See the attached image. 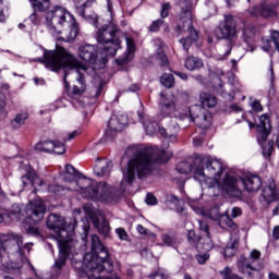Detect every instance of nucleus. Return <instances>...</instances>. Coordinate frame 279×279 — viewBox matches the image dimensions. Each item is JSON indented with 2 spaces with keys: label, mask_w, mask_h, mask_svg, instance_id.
<instances>
[{
  "label": "nucleus",
  "mask_w": 279,
  "mask_h": 279,
  "mask_svg": "<svg viewBox=\"0 0 279 279\" xmlns=\"http://www.w3.org/2000/svg\"><path fill=\"white\" fill-rule=\"evenodd\" d=\"M80 172L71 165H65V172L62 175L63 182H69L72 185L66 187L62 185H48V193L54 195H64L66 191H80L82 197L92 199V202H114V190L106 182H93L90 179L80 178Z\"/></svg>",
  "instance_id": "1"
},
{
  "label": "nucleus",
  "mask_w": 279,
  "mask_h": 279,
  "mask_svg": "<svg viewBox=\"0 0 279 279\" xmlns=\"http://www.w3.org/2000/svg\"><path fill=\"white\" fill-rule=\"evenodd\" d=\"M173 153L158 148H142L129 160L126 170L123 171V179L120 189L125 193V184L131 185L136 175L140 180L147 178L154 171L155 162H169Z\"/></svg>",
  "instance_id": "2"
},
{
  "label": "nucleus",
  "mask_w": 279,
  "mask_h": 279,
  "mask_svg": "<svg viewBox=\"0 0 279 279\" xmlns=\"http://www.w3.org/2000/svg\"><path fill=\"white\" fill-rule=\"evenodd\" d=\"M46 226L57 233L59 255L54 259L51 270L53 276H60L66 268V260L75 254L77 242L71 238V232L66 230V220L62 216L49 215Z\"/></svg>",
  "instance_id": "3"
},
{
  "label": "nucleus",
  "mask_w": 279,
  "mask_h": 279,
  "mask_svg": "<svg viewBox=\"0 0 279 279\" xmlns=\"http://www.w3.org/2000/svg\"><path fill=\"white\" fill-rule=\"evenodd\" d=\"M36 62L45 64L46 69H50V71H60V69H74L77 73L76 80L78 84H81V86L86 84L84 74L81 71H88V66L80 62V59H77L73 53L62 47H58L54 50H46L44 52V58H37Z\"/></svg>",
  "instance_id": "4"
},
{
  "label": "nucleus",
  "mask_w": 279,
  "mask_h": 279,
  "mask_svg": "<svg viewBox=\"0 0 279 279\" xmlns=\"http://www.w3.org/2000/svg\"><path fill=\"white\" fill-rule=\"evenodd\" d=\"M29 245L34 243H26L23 246V235L19 233H10L0 235V254H1V269L5 274H21V263H14L10 260V256H23L24 250H29Z\"/></svg>",
  "instance_id": "5"
},
{
  "label": "nucleus",
  "mask_w": 279,
  "mask_h": 279,
  "mask_svg": "<svg viewBox=\"0 0 279 279\" xmlns=\"http://www.w3.org/2000/svg\"><path fill=\"white\" fill-rule=\"evenodd\" d=\"M174 7L179 19L174 32L178 36L187 34L186 37L180 39V44L184 51H189L193 43H197L199 38V33L193 27V2L191 0H175Z\"/></svg>",
  "instance_id": "6"
},
{
  "label": "nucleus",
  "mask_w": 279,
  "mask_h": 279,
  "mask_svg": "<svg viewBox=\"0 0 279 279\" xmlns=\"http://www.w3.org/2000/svg\"><path fill=\"white\" fill-rule=\"evenodd\" d=\"M92 252L85 254L84 260L87 263V269L92 271L94 278H99V274H110L114 269L112 257L108 248L101 244L99 236L92 235Z\"/></svg>",
  "instance_id": "7"
},
{
  "label": "nucleus",
  "mask_w": 279,
  "mask_h": 279,
  "mask_svg": "<svg viewBox=\"0 0 279 279\" xmlns=\"http://www.w3.org/2000/svg\"><path fill=\"white\" fill-rule=\"evenodd\" d=\"M46 23L48 29L51 34H61L60 27H64V25L70 26V33L66 37L68 43H73L75 38H77V34H80V27H77V23L75 22V17L66 9L63 7L57 5L52 10L48 11L46 14Z\"/></svg>",
  "instance_id": "8"
},
{
  "label": "nucleus",
  "mask_w": 279,
  "mask_h": 279,
  "mask_svg": "<svg viewBox=\"0 0 279 279\" xmlns=\"http://www.w3.org/2000/svg\"><path fill=\"white\" fill-rule=\"evenodd\" d=\"M47 207L43 201H33L28 204L26 215L27 217L22 221V228L28 236H43L38 228V221L45 219V211Z\"/></svg>",
  "instance_id": "9"
},
{
  "label": "nucleus",
  "mask_w": 279,
  "mask_h": 279,
  "mask_svg": "<svg viewBox=\"0 0 279 279\" xmlns=\"http://www.w3.org/2000/svg\"><path fill=\"white\" fill-rule=\"evenodd\" d=\"M119 27L113 23L104 25L97 33V41L102 45L105 56L114 58L117 51L121 49V39L119 35Z\"/></svg>",
  "instance_id": "10"
},
{
  "label": "nucleus",
  "mask_w": 279,
  "mask_h": 279,
  "mask_svg": "<svg viewBox=\"0 0 279 279\" xmlns=\"http://www.w3.org/2000/svg\"><path fill=\"white\" fill-rule=\"evenodd\" d=\"M236 17L232 14H225L223 20H221L215 28V34L220 40H229L227 56H230L232 47H234L233 38L239 36V31L236 29Z\"/></svg>",
  "instance_id": "11"
},
{
  "label": "nucleus",
  "mask_w": 279,
  "mask_h": 279,
  "mask_svg": "<svg viewBox=\"0 0 279 279\" xmlns=\"http://www.w3.org/2000/svg\"><path fill=\"white\" fill-rule=\"evenodd\" d=\"M223 173V166L217 159L205 156L201 159L199 163L194 168V179L202 180V178H214L219 180Z\"/></svg>",
  "instance_id": "12"
},
{
  "label": "nucleus",
  "mask_w": 279,
  "mask_h": 279,
  "mask_svg": "<svg viewBox=\"0 0 279 279\" xmlns=\"http://www.w3.org/2000/svg\"><path fill=\"white\" fill-rule=\"evenodd\" d=\"M77 56L81 62H85V64H97V62L106 64L108 61L106 52H102L99 57L97 46L90 44L81 45L77 49Z\"/></svg>",
  "instance_id": "13"
},
{
  "label": "nucleus",
  "mask_w": 279,
  "mask_h": 279,
  "mask_svg": "<svg viewBox=\"0 0 279 279\" xmlns=\"http://www.w3.org/2000/svg\"><path fill=\"white\" fill-rule=\"evenodd\" d=\"M190 119L203 130H208L210 128V123L213 122V116L210 112L206 111L202 106L194 105L190 107Z\"/></svg>",
  "instance_id": "14"
},
{
  "label": "nucleus",
  "mask_w": 279,
  "mask_h": 279,
  "mask_svg": "<svg viewBox=\"0 0 279 279\" xmlns=\"http://www.w3.org/2000/svg\"><path fill=\"white\" fill-rule=\"evenodd\" d=\"M36 151L45 153V154H57L58 156H62L66 148L64 144L59 141H44L39 142L35 145Z\"/></svg>",
  "instance_id": "15"
},
{
  "label": "nucleus",
  "mask_w": 279,
  "mask_h": 279,
  "mask_svg": "<svg viewBox=\"0 0 279 279\" xmlns=\"http://www.w3.org/2000/svg\"><path fill=\"white\" fill-rule=\"evenodd\" d=\"M221 189L229 197H241L243 192L239 189V180L232 174H227L222 179Z\"/></svg>",
  "instance_id": "16"
},
{
  "label": "nucleus",
  "mask_w": 279,
  "mask_h": 279,
  "mask_svg": "<svg viewBox=\"0 0 279 279\" xmlns=\"http://www.w3.org/2000/svg\"><path fill=\"white\" fill-rule=\"evenodd\" d=\"M160 106H161V114L162 118L165 117H174V119H182V116H180V112H178V107L175 106V101L172 99H169L165 96V94H160Z\"/></svg>",
  "instance_id": "17"
},
{
  "label": "nucleus",
  "mask_w": 279,
  "mask_h": 279,
  "mask_svg": "<svg viewBox=\"0 0 279 279\" xmlns=\"http://www.w3.org/2000/svg\"><path fill=\"white\" fill-rule=\"evenodd\" d=\"M112 171V161L106 158H97L94 166V173L97 178H108Z\"/></svg>",
  "instance_id": "18"
},
{
  "label": "nucleus",
  "mask_w": 279,
  "mask_h": 279,
  "mask_svg": "<svg viewBox=\"0 0 279 279\" xmlns=\"http://www.w3.org/2000/svg\"><path fill=\"white\" fill-rule=\"evenodd\" d=\"M123 128H125V122H121L119 117L113 116L108 122V129L105 131V135L107 138H114L119 132H123Z\"/></svg>",
  "instance_id": "19"
},
{
  "label": "nucleus",
  "mask_w": 279,
  "mask_h": 279,
  "mask_svg": "<svg viewBox=\"0 0 279 279\" xmlns=\"http://www.w3.org/2000/svg\"><path fill=\"white\" fill-rule=\"evenodd\" d=\"M256 26L254 25H248L245 26L242 29V40L247 45L246 50L254 52L256 51V47L254 46V40L256 38Z\"/></svg>",
  "instance_id": "20"
},
{
  "label": "nucleus",
  "mask_w": 279,
  "mask_h": 279,
  "mask_svg": "<svg viewBox=\"0 0 279 279\" xmlns=\"http://www.w3.org/2000/svg\"><path fill=\"white\" fill-rule=\"evenodd\" d=\"M92 223H94V227L102 236L106 238L110 234V225L108 223V220H106V216H104L102 214H97L93 216Z\"/></svg>",
  "instance_id": "21"
},
{
  "label": "nucleus",
  "mask_w": 279,
  "mask_h": 279,
  "mask_svg": "<svg viewBox=\"0 0 279 279\" xmlns=\"http://www.w3.org/2000/svg\"><path fill=\"white\" fill-rule=\"evenodd\" d=\"M243 186L248 193H256L263 186V181L260 177L256 174H251L248 177L241 179Z\"/></svg>",
  "instance_id": "22"
},
{
  "label": "nucleus",
  "mask_w": 279,
  "mask_h": 279,
  "mask_svg": "<svg viewBox=\"0 0 279 279\" xmlns=\"http://www.w3.org/2000/svg\"><path fill=\"white\" fill-rule=\"evenodd\" d=\"M248 14H251V16H263L264 19H269L270 16H276V10L268 4H262L259 7L248 9Z\"/></svg>",
  "instance_id": "23"
},
{
  "label": "nucleus",
  "mask_w": 279,
  "mask_h": 279,
  "mask_svg": "<svg viewBox=\"0 0 279 279\" xmlns=\"http://www.w3.org/2000/svg\"><path fill=\"white\" fill-rule=\"evenodd\" d=\"M126 44H128V50L126 52L120 57L119 59L116 60L117 64H119V66H125V64H128L129 62H132V60H134V41L130 38L126 39Z\"/></svg>",
  "instance_id": "24"
},
{
  "label": "nucleus",
  "mask_w": 279,
  "mask_h": 279,
  "mask_svg": "<svg viewBox=\"0 0 279 279\" xmlns=\"http://www.w3.org/2000/svg\"><path fill=\"white\" fill-rule=\"evenodd\" d=\"M238 269L240 274H247L248 278H252L254 276L252 271H256V268L252 266V262L244 256L240 257V259L238 260ZM247 269H251V271H248Z\"/></svg>",
  "instance_id": "25"
},
{
  "label": "nucleus",
  "mask_w": 279,
  "mask_h": 279,
  "mask_svg": "<svg viewBox=\"0 0 279 279\" xmlns=\"http://www.w3.org/2000/svg\"><path fill=\"white\" fill-rule=\"evenodd\" d=\"M199 230L205 232V236H207L206 243L203 245V252H210L213 250V241L210 240V227L204 220H199Z\"/></svg>",
  "instance_id": "26"
},
{
  "label": "nucleus",
  "mask_w": 279,
  "mask_h": 279,
  "mask_svg": "<svg viewBox=\"0 0 279 279\" xmlns=\"http://www.w3.org/2000/svg\"><path fill=\"white\" fill-rule=\"evenodd\" d=\"M262 197L267 204L276 202V183H269L268 186H265L262 191Z\"/></svg>",
  "instance_id": "27"
},
{
  "label": "nucleus",
  "mask_w": 279,
  "mask_h": 279,
  "mask_svg": "<svg viewBox=\"0 0 279 279\" xmlns=\"http://www.w3.org/2000/svg\"><path fill=\"white\" fill-rule=\"evenodd\" d=\"M199 101L203 108H215L217 106V97L210 93L203 92L199 95Z\"/></svg>",
  "instance_id": "28"
},
{
  "label": "nucleus",
  "mask_w": 279,
  "mask_h": 279,
  "mask_svg": "<svg viewBox=\"0 0 279 279\" xmlns=\"http://www.w3.org/2000/svg\"><path fill=\"white\" fill-rule=\"evenodd\" d=\"M21 180L24 186H27V184H33V186L39 184V186H43V184H45V182L38 179V174H36L35 171L27 172V174L23 175Z\"/></svg>",
  "instance_id": "29"
},
{
  "label": "nucleus",
  "mask_w": 279,
  "mask_h": 279,
  "mask_svg": "<svg viewBox=\"0 0 279 279\" xmlns=\"http://www.w3.org/2000/svg\"><path fill=\"white\" fill-rule=\"evenodd\" d=\"M220 228L230 230L231 232H236L239 230V225L232 220L229 216H222L219 221Z\"/></svg>",
  "instance_id": "30"
},
{
  "label": "nucleus",
  "mask_w": 279,
  "mask_h": 279,
  "mask_svg": "<svg viewBox=\"0 0 279 279\" xmlns=\"http://www.w3.org/2000/svg\"><path fill=\"white\" fill-rule=\"evenodd\" d=\"M202 66H204V62L197 57H187L185 59V69L187 71H195V69H202Z\"/></svg>",
  "instance_id": "31"
},
{
  "label": "nucleus",
  "mask_w": 279,
  "mask_h": 279,
  "mask_svg": "<svg viewBox=\"0 0 279 279\" xmlns=\"http://www.w3.org/2000/svg\"><path fill=\"white\" fill-rule=\"evenodd\" d=\"M278 40H279V32L274 31L270 35V39L266 40L267 45L262 47L263 51H269V49H271V43L275 46V49H277L279 51Z\"/></svg>",
  "instance_id": "32"
},
{
  "label": "nucleus",
  "mask_w": 279,
  "mask_h": 279,
  "mask_svg": "<svg viewBox=\"0 0 279 279\" xmlns=\"http://www.w3.org/2000/svg\"><path fill=\"white\" fill-rule=\"evenodd\" d=\"M33 10H38L39 12H47L51 2L49 0H29Z\"/></svg>",
  "instance_id": "33"
},
{
  "label": "nucleus",
  "mask_w": 279,
  "mask_h": 279,
  "mask_svg": "<svg viewBox=\"0 0 279 279\" xmlns=\"http://www.w3.org/2000/svg\"><path fill=\"white\" fill-rule=\"evenodd\" d=\"M199 241H202V236L195 233V230L187 231V243L192 245V247H196V250H204L199 246Z\"/></svg>",
  "instance_id": "34"
},
{
  "label": "nucleus",
  "mask_w": 279,
  "mask_h": 279,
  "mask_svg": "<svg viewBox=\"0 0 279 279\" xmlns=\"http://www.w3.org/2000/svg\"><path fill=\"white\" fill-rule=\"evenodd\" d=\"M238 250H239V241L234 240V241L230 242L225 247V251H223L225 257L232 258V256H234V254H236Z\"/></svg>",
  "instance_id": "35"
},
{
  "label": "nucleus",
  "mask_w": 279,
  "mask_h": 279,
  "mask_svg": "<svg viewBox=\"0 0 279 279\" xmlns=\"http://www.w3.org/2000/svg\"><path fill=\"white\" fill-rule=\"evenodd\" d=\"M160 84H162L165 88H173V86H175V77H173V74L165 73L160 77Z\"/></svg>",
  "instance_id": "36"
},
{
  "label": "nucleus",
  "mask_w": 279,
  "mask_h": 279,
  "mask_svg": "<svg viewBox=\"0 0 279 279\" xmlns=\"http://www.w3.org/2000/svg\"><path fill=\"white\" fill-rule=\"evenodd\" d=\"M29 118V116L24 112V113H19L12 121H11V125L12 128H14V130H19V128H21V125L25 124V121H27V119Z\"/></svg>",
  "instance_id": "37"
},
{
  "label": "nucleus",
  "mask_w": 279,
  "mask_h": 279,
  "mask_svg": "<svg viewBox=\"0 0 279 279\" xmlns=\"http://www.w3.org/2000/svg\"><path fill=\"white\" fill-rule=\"evenodd\" d=\"M161 240L168 247H174V245L178 244V236H175V233H163Z\"/></svg>",
  "instance_id": "38"
},
{
  "label": "nucleus",
  "mask_w": 279,
  "mask_h": 279,
  "mask_svg": "<svg viewBox=\"0 0 279 279\" xmlns=\"http://www.w3.org/2000/svg\"><path fill=\"white\" fill-rule=\"evenodd\" d=\"M177 171L178 173L187 175V173H191V171H193V165H191V162L189 161H181L177 165Z\"/></svg>",
  "instance_id": "39"
},
{
  "label": "nucleus",
  "mask_w": 279,
  "mask_h": 279,
  "mask_svg": "<svg viewBox=\"0 0 279 279\" xmlns=\"http://www.w3.org/2000/svg\"><path fill=\"white\" fill-rule=\"evenodd\" d=\"M156 60L159 61L160 66H167L169 64V59H167V54L165 53V50H162V44H159Z\"/></svg>",
  "instance_id": "40"
},
{
  "label": "nucleus",
  "mask_w": 279,
  "mask_h": 279,
  "mask_svg": "<svg viewBox=\"0 0 279 279\" xmlns=\"http://www.w3.org/2000/svg\"><path fill=\"white\" fill-rule=\"evenodd\" d=\"M43 12L45 11L34 10V12L29 15V21L33 23V25H40L43 23V19H45Z\"/></svg>",
  "instance_id": "41"
},
{
  "label": "nucleus",
  "mask_w": 279,
  "mask_h": 279,
  "mask_svg": "<svg viewBox=\"0 0 279 279\" xmlns=\"http://www.w3.org/2000/svg\"><path fill=\"white\" fill-rule=\"evenodd\" d=\"M165 25V20L158 19L151 22V24L148 26V32L156 34L160 32V27Z\"/></svg>",
  "instance_id": "42"
},
{
  "label": "nucleus",
  "mask_w": 279,
  "mask_h": 279,
  "mask_svg": "<svg viewBox=\"0 0 279 279\" xmlns=\"http://www.w3.org/2000/svg\"><path fill=\"white\" fill-rule=\"evenodd\" d=\"M271 132V125L268 124V128L260 130V137H258L259 143H267V138Z\"/></svg>",
  "instance_id": "43"
},
{
  "label": "nucleus",
  "mask_w": 279,
  "mask_h": 279,
  "mask_svg": "<svg viewBox=\"0 0 279 279\" xmlns=\"http://www.w3.org/2000/svg\"><path fill=\"white\" fill-rule=\"evenodd\" d=\"M8 111L5 110V96L0 93V119H5Z\"/></svg>",
  "instance_id": "44"
},
{
  "label": "nucleus",
  "mask_w": 279,
  "mask_h": 279,
  "mask_svg": "<svg viewBox=\"0 0 279 279\" xmlns=\"http://www.w3.org/2000/svg\"><path fill=\"white\" fill-rule=\"evenodd\" d=\"M169 12H171V3L166 2L161 4V10H160V16L161 19H167L169 16Z\"/></svg>",
  "instance_id": "45"
},
{
  "label": "nucleus",
  "mask_w": 279,
  "mask_h": 279,
  "mask_svg": "<svg viewBox=\"0 0 279 279\" xmlns=\"http://www.w3.org/2000/svg\"><path fill=\"white\" fill-rule=\"evenodd\" d=\"M260 259V251L258 250H253L250 254L248 260L251 262V264L256 263V260Z\"/></svg>",
  "instance_id": "46"
},
{
  "label": "nucleus",
  "mask_w": 279,
  "mask_h": 279,
  "mask_svg": "<svg viewBox=\"0 0 279 279\" xmlns=\"http://www.w3.org/2000/svg\"><path fill=\"white\" fill-rule=\"evenodd\" d=\"M195 258H196V260H197V263H198L199 265H205V263H206L207 260H209L210 255L207 254V253L198 254V255L195 256Z\"/></svg>",
  "instance_id": "47"
},
{
  "label": "nucleus",
  "mask_w": 279,
  "mask_h": 279,
  "mask_svg": "<svg viewBox=\"0 0 279 279\" xmlns=\"http://www.w3.org/2000/svg\"><path fill=\"white\" fill-rule=\"evenodd\" d=\"M146 204L148 206H156V204H158V199L156 198V196H154V194H147Z\"/></svg>",
  "instance_id": "48"
},
{
  "label": "nucleus",
  "mask_w": 279,
  "mask_h": 279,
  "mask_svg": "<svg viewBox=\"0 0 279 279\" xmlns=\"http://www.w3.org/2000/svg\"><path fill=\"white\" fill-rule=\"evenodd\" d=\"M116 232H117L119 239H121V241H126L128 240V232L125 231V229L118 228V229H116Z\"/></svg>",
  "instance_id": "49"
},
{
  "label": "nucleus",
  "mask_w": 279,
  "mask_h": 279,
  "mask_svg": "<svg viewBox=\"0 0 279 279\" xmlns=\"http://www.w3.org/2000/svg\"><path fill=\"white\" fill-rule=\"evenodd\" d=\"M252 109L254 110V112H263V105H260V101L255 100L252 102Z\"/></svg>",
  "instance_id": "50"
},
{
  "label": "nucleus",
  "mask_w": 279,
  "mask_h": 279,
  "mask_svg": "<svg viewBox=\"0 0 279 279\" xmlns=\"http://www.w3.org/2000/svg\"><path fill=\"white\" fill-rule=\"evenodd\" d=\"M269 122V118H267V116L263 114L262 117H259V128L265 129V128H269L267 126V123Z\"/></svg>",
  "instance_id": "51"
},
{
  "label": "nucleus",
  "mask_w": 279,
  "mask_h": 279,
  "mask_svg": "<svg viewBox=\"0 0 279 279\" xmlns=\"http://www.w3.org/2000/svg\"><path fill=\"white\" fill-rule=\"evenodd\" d=\"M231 275H232L231 267H226L223 270H220V276H223V279L230 278Z\"/></svg>",
  "instance_id": "52"
},
{
  "label": "nucleus",
  "mask_w": 279,
  "mask_h": 279,
  "mask_svg": "<svg viewBox=\"0 0 279 279\" xmlns=\"http://www.w3.org/2000/svg\"><path fill=\"white\" fill-rule=\"evenodd\" d=\"M159 134H161L163 138H172L173 141H175V135H169V133H167V129L165 128H159Z\"/></svg>",
  "instance_id": "53"
},
{
  "label": "nucleus",
  "mask_w": 279,
  "mask_h": 279,
  "mask_svg": "<svg viewBox=\"0 0 279 279\" xmlns=\"http://www.w3.org/2000/svg\"><path fill=\"white\" fill-rule=\"evenodd\" d=\"M241 215H243V211L241 210V208H239V207H233L232 208L231 217L233 219H236V217H241Z\"/></svg>",
  "instance_id": "54"
},
{
  "label": "nucleus",
  "mask_w": 279,
  "mask_h": 279,
  "mask_svg": "<svg viewBox=\"0 0 279 279\" xmlns=\"http://www.w3.org/2000/svg\"><path fill=\"white\" fill-rule=\"evenodd\" d=\"M106 83H104V81H101L97 87L95 97H99V95H101V93H104V86Z\"/></svg>",
  "instance_id": "55"
},
{
  "label": "nucleus",
  "mask_w": 279,
  "mask_h": 279,
  "mask_svg": "<svg viewBox=\"0 0 279 279\" xmlns=\"http://www.w3.org/2000/svg\"><path fill=\"white\" fill-rule=\"evenodd\" d=\"M149 278L150 279H165L166 277H165V274H162V272H154V274L149 275Z\"/></svg>",
  "instance_id": "56"
},
{
  "label": "nucleus",
  "mask_w": 279,
  "mask_h": 279,
  "mask_svg": "<svg viewBox=\"0 0 279 279\" xmlns=\"http://www.w3.org/2000/svg\"><path fill=\"white\" fill-rule=\"evenodd\" d=\"M5 21V14L3 13V0H0V22Z\"/></svg>",
  "instance_id": "57"
},
{
  "label": "nucleus",
  "mask_w": 279,
  "mask_h": 279,
  "mask_svg": "<svg viewBox=\"0 0 279 279\" xmlns=\"http://www.w3.org/2000/svg\"><path fill=\"white\" fill-rule=\"evenodd\" d=\"M72 94L73 95H84V89L77 87V86H73L72 87Z\"/></svg>",
  "instance_id": "58"
},
{
  "label": "nucleus",
  "mask_w": 279,
  "mask_h": 279,
  "mask_svg": "<svg viewBox=\"0 0 279 279\" xmlns=\"http://www.w3.org/2000/svg\"><path fill=\"white\" fill-rule=\"evenodd\" d=\"M154 128V123H150L146 126V134L150 135L154 134V132H156V129H151Z\"/></svg>",
  "instance_id": "59"
},
{
  "label": "nucleus",
  "mask_w": 279,
  "mask_h": 279,
  "mask_svg": "<svg viewBox=\"0 0 279 279\" xmlns=\"http://www.w3.org/2000/svg\"><path fill=\"white\" fill-rule=\"evenodd\" d=\"M167 202H170V204H178V198L175 195H168Z\"/></svg>",
  "instance_id": "60"
},
{
  "label": "nucleus",
  "mask_w": 279,
  "mask_h": 279,
  "mask_svg": "<svg viewBox=\"0 0 279 279\" xmlns=\"http://www.w3.org/2000/svg\"><path fill=\"white\" fill-rule=\"evenodd\" d=\"M202 143H204V141H202L201 137H194L193 138V145L194 147H199L202 145Z\"/></svg>",
  "instance_id": "61"
},
{
  "label": "nucleus",
  "mask_w": 279,
  "mask_h": 279,
  "mask_svg": "<svg viewBox=\"0 0 279 279\" xmlns=\"http://www.w3.org/2000/svg\"><path fill=\"white\" fill-rule=\"evenodd\" d=\"M272 236H274V239H276V241H278V239H279V226L274 228Z\"/></svg>",
  "instance_id": "62"
},
{
  "label": "nucleus",
  "mask_w": 279,
  "mask_h": 279,
  "mask_svg": "<svg viewBox=\"0 0 279 279\" xmlns=\"http://www.w3.org/2000/svg\"><path fill=\"white\" fill-rule=\"evenodd\" d=\"M230 110H233V112H242L243 109L239 107V105H231Z\"/></svg>",
  "instance_id": "63"
},
{
  "label": "nucleus",
  "mask_w": 279,
  "mask_h": 279,
  "mask_svg": "<svg viewBox=\"0 0 279 279\" xmlns=\"http://www.w3.org/2000/svg\"><path fill=\"white\" fill-rule=\"evenodd\" d=\"M137 232H140V234H147V229H145V227H143V225H138Z\"/></svg>",
  "instance_id": "64"
}]
</instances>
